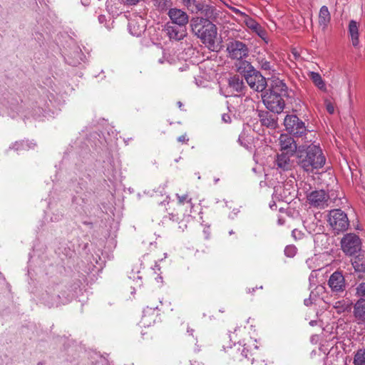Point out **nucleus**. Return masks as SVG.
<instances>
[{"label": "nucleus", "mask_w": 365, "mask_h": 365, "mask_svg": "<svg viewBox=\"0 0 365 365\" xmlns=\"http://www.w3.org/2000/svg\"><path fill=\"white\" fill-rule=\"evenodd\" d=\"M328 222L336 232L346 231L349 226L347 215L340 209H334L329 212Z\"/></svg>", "instance_id": "obj_8"}, {"label": "nucleus", "mask_w": 365, "mask_h": 365, "mask_svg": "<svg viewBox=\"0 0 365 365\" xmlns=\"http://www.w3.org/2000/svg\"><path fill=\"white\" fill-rule=\"evenodd\" d=\"M348 34L354 47L359 45V24L355 20H351L348 26Z\"/></svg>", "instance_id": "obj_19"}, {"label": "nucleus", "mask_w": 365, "mask_h": 365, "mask_svg": "<svg viewBox=\"0 0 365 365\" xmlns=\"http://www.w3.org/2000/svg\"><path fill=\"white\" fill-rule=\"evenodd\" d=\"M306 137L304 143L298 146L296 153L297 165L307 173L322 168L326 164V156L319 145L313 138Z\"/></svg>", "instance_id": "obj_1"}, {"label": "nucleus", "mask_w": 365, "mask_h": 365, "mask_svg": "<svg viewBox=\"0 0 365 365\" xmlns=\"http://www.w3.org/2000/svg\"><path fill=\"white\" fill-rule=\"evenodd\" d=\"M288 96L287 86L278 78L272 81L271 88L262 96L266 108L274 113H281L285 106L284 97Z\"/></svg>", "instance_id": "obj_2"}, {"label": "nucleus", "mask_w": 365, "mask_h": 365, "mask_svg": "<svg viewBox=\"0 0 365 365\" xmlns=\"http://www.w3.org/2000/svg\"><path fill=\"white\" fill-rule=\"evenodd\" d=\"M163 31L170 41H179L187 36V28L173 23H166Z\"/></svg>", "instance_id": "obj_13"}, {"label": "nucleus", "mask_w": 365, "mask_h": 365, "mask_svg": "<svg viewBox=\"0 0 365 365\" xmlns=\"http://www.w3.org/2000/svg\"><path fill=\"white\" fill-rule=\"evenodd\" d=\"M296 233H299V234H300V232H299L298 230H294L292 231V235H293L294 237H296Z\"/></svg>", "instance_id": "obj_51"}, {"label": "nucleus", "mask_w": 365, "mask_h": 365, "mask_svg": "<svg viewBox=\"0 0 365 365\" xmlns=\"http://www.w3.org/2000/svg\"><path fill=\"white\" fill-rule=\"evenodd\" d=\"M276 114L266 110L259 111L258 116L261 125L271 129L276 128L277 126V117Z\"/></svg>", "instance_id": "obj_17"}, {"label": "nucleus", "mask_w": 365, "mask_h": 365, "mask_svg": "<svg viewBox=\"0 0 365 365\" xmlns=\"http://www.w3.org/2000/svg\"><path fill=\"white\" fill-rule=\"evenodd\" d=\"M317 270H312L311 272L309 277V285L310 287H312L313 286H315L317 284Z\"/></svg>", "instance_id": "obj_38"}, {"label": "nucleus", "mask_w": 365, "mask_h": 365, "mask_svg": "<svg viewBox=\"0 0 365 365\" xmlns=\"http://www.w3.org/2000/svg\"><path fill=\"white\" fill-rule=\"evenodd\" d=\"M106 18L104 15H100L98 16V21L101 23V24H103L105 21H106Z\"/></svg>", "instance_id": "obj_47"}, {"label": "nucleus", "mask_w": 365, "mask_h": 365, "mask_svg": "<svg viewBox=\"0 0 365 365\" xmlns=\"http://www.w3.org/2000/svg\"><path fill=\"white\" fill-rule=\"evenodd\" d=\"M247 292H248V293H250V292H251L250 289H248Z\"/></svg>", "instance_id": "obj_64"}, {"label": "nucleus", "mask_w": 365, "mask_h": 365, "mask_svg": "<svg viewBox=\"0 0 365 365\" xmlns=\"http://www.w3.org/2000/svg\"><path fill=\"white\" fill-rule=\"evenodd\" d=\"M327 285L331 292L343 293L346 289V282L342 272L339 270L334 272L329 277Z\"/></svg>", "instance_id": "obj_12"}, {"label": "nucleus", "mask_w": 365, "mask_h": 365, "mask_svg": "<svg viewBox=\"0 0 365 365\" xmlns=\"http://www.w3.org/2000/svg\"><path fill=\"white\" fill-rule=\"evenodd\" d=\"M251 360H252V363H253L255 358H252Z\"/></svg>", "instance_id": "obj_61"}, {"label": "nucleus", "mask_w": 365, "mask_h": 365, "mask_svg": "<svg viewBox=\"0 0 365 365\" xmlns=\"http://www.w3.org/2000/svg\"><path fill=\"white\" fill-rule=\"evenodd\" d=\"M310 259L307 260L306 263L308 264V266L311 268L309 266Z\"/></svg>", "instance_id": "obj_55"}, {"label": "nucleus", "mask_w": 365, "mask_h": 365, "mask_svg": "<svg viewBox=\"0 0 365 365\" xmlns=\"http://www.w3.org/2000/svg\"><path fill=\"white\" fill-rule=\"evenodd\" d=\"M269 206H270L271 209H273V207H276V205H275V203H273L272 205H270Z\"/></svg>", "instance_id": "obj_54"}, {"label": "nucleus", "mask_w": 365, "mask_h": 365, "mask_svg": "<svg viewBox=\"0 0 365 365\" xmlns=\"http://www.w3.org/2000/svg\"><path fill=\"white\" fill-rule=\"evenodd\" d=\"M354 365H365V349H359L354 354Z\"/></svg>", "instance_id": "obj_29"}, {"label": "nucleus", "mask_w": 365, "mask_h": 365, "mask_svg": "<svg viewBox=\"0 0 365 365\" xmlns=\"http://www.w3.org/2000/svg\"><path fill=\"white\" fill-rule=\"evenodd\" d=\"M251 343L252 344H244L242 345L241 343H238L237 344L234 345V350L240 351V357H237L240 360H242L243 358L250 359V356H254L256 354L257 346L255 344V343H253V341H251Z\"/></svg>", "instance_id": "obj_18"}, {"label": "nucleus", "mask_w": 365, "mask_h": 365, "mask_svg": "<svg viewBox=\"0 0 365 365\" xmlns=\"http://www.w3.org/2000/svg\"><path fill=\"white\" fill-rule=\"evenodd\" d=\"M233 233H234V232H233V231H232V230L230 231V232H229V234H230V235H232Z\"/></svg>", "instance_id": "obj_59"}, {"label": "nucleus", "mask_w": 365, "mask_h": 365, "mask_svg": "<svg viewBox=\"0 0 365 365\" xmlns=\"http://www.w3.org/2000/svg\"><path fill=\"white\" fill-rule=\"evenodd\" d=\"M317 322L315 321V320H312L310 322H309V324L312 326V327H314L315 325H317Z\"/></svg>", "instance_id": "obj_49"}, {"label": "nucleus", "mask_w": 365, "mask_h": 365, "mask_svg": "<svg viewBox=\"0 0 365 365\" xmlns=\"http://www.w3.org/2000/svg\"><path fill=\"white\" fill-rule=\"evenodd\" d=\"M355 296L359 299H365V282H360L356 285Z\"/></svg>", "instance_id": "obj_32"}, {"label": "nucleus", "mask_w": 365, "mask_h": 365, "mask_svg": "<svg viewBox=\"0 0 365 365\" xmlns=\"http://www.w3.org/2000/svg\"><path fill=\"white\" fill-rule=\"evenodd\" d=\"M352 267L356 272H365V252L359 253L351 259Z\"/></svg>", "instance_id": "obj_24"}, {"label": "nucleus", "mask_w": 365, "mask_h": 365, "mask_svg": "<svg viewBox=\"0 0 365 365\" xmlns=\"http://www.w3.org/2000/svg\"><path fill=\"white\" fill-rule=\"evenodd\" d=\"M238 71L244 73L247 84L252 90L262 92L266 88V78L250 62L247 61H241L238 66Z\"/></svg>", "instance_id": "obj_4"}, {"label": "nucleus", "mask_w": 365, "mask_h": 365, "mask_svg": "<svg viewBox=\"0 0 365 365\" xmlns=\"http://www.w3.org/2000/svg\"><path fill=\"white\" fill-rule=\"evenodd\" d=\"M222 120L225 122V123H230L231 121V118H230V116L228 115V114H223L222 115Z\"/></svg>", "instance_id": "obj_44"}, {"label": "nucleus", "mask_w": 365, "mask_h": 365, "mask_svg": "<svg viewBox=\"0 0 365 365\" xmlns=\"http://www.w3.org/2000/svg\"><path fill=\"white\" fill-rule=\"evenodd\" d=\"M227 51L232 59L242 60L249 53L247 46L237 40H232L227 44Z\"/></svg>", "instance_id": "obj_11"}, {"label": "nucleus", "mask_w": 365, "mask_h": 365, "mask_svg": "<svg viewBox=\"0 0 365 365\" xmlns=\"http://www.w3.org/2000/svg\"><path fill=\"white\" fill-rule=\"evenodd\" d=\"M62 217V215L60 213L53 214V216L51 217V220L53 222L58 221Z\"/></svg>", "instance_id": "obj_43"}, {"label": "nucleus", "mask_w": 365, "mask_h": 365, "mask_svg": "<svg viewBox=\"0 0 365 365\" xmlns=\"http://www.w3.org/2000/svg\"><path fill=\"white\" fill-rule=\"evenodd\" d=\"M187 68V66H185V67H180V68H179V71H185Z\"/></svg>", "instance_id": "obj_53"}, {"label": "nucleus", "mask_w": 365, "mask_h": 365, "mask_svg": "<svg viewBox=\"0 0 365 365\" xmlns=\"http://www.w3.org/2000/svg\"><path fill=\"white\" fill-rule=\"evenodd\" d=\"M192 5H193V6H195V10H196L197 11H201V10H202V9H203V8H204V5H203L202 4H201V3H200V2H199L198 1H197V0H194V1H192Z\"/></svg>", "instance_id": "obj_41"}, {"label": "nucleus", "mask_w": 365, "mask_h": 365, "mask_svg": "<svg viewBox=\"0 0 365 365\" xmlns=\"http://www.w3.org/2000/svg\"><path fill=\"white\" fill-rule=\"evenodd\" d=\"M292 155V154L284 152H282V153L278 154L275 160L277 168L283 171L290 170L292 168L290 155Z\"/></svg>", "instance_id": "obj_21"}, {"label": "nucleus", "mask_w": 365, "mask_h": 365, "mask_svg": "<svg viewBox=\"0 0 365 365\" xmlns=\"http://www.w3.org/2000/svg\"><path fill=\"white\" fill-rule=\"evenodd\" d=\"M279 189H281V187H277V191H278V190H279Z\"/></svg>", "instance_id": "obj_62"}, {"label": "nucleus", "mask_w": 365, "mask_h": 365, "mask_svg": "<svg viewBox=\"0 0 365 365\" xmlns=\"http://www.w3.org/2000/svg\"><path fill=\"white\" fill-rule=\"evenodd\" d=\"M187 331V333H189V334L192 335L193 332H194V329L188 328Z\"/></svg>", "instance_id": "obj_50"}, {"label": "nucleus", "mask_w": 365, "mask_h": 365, "mask_svg": "<svg viewBox=\"0 0 365 365\" xmlns=\"http://www.w3.org/2000/svg\"><path fill=\"white\" fill-rule=\"evenodd\" d=\"M35 146V143L29 142L28 140H22L20 142H16L13 145L12 148L19 151L21 150H28L33 148Z\"/></svg>", "instance_id": "obj_30"}, {"label": "nucleus", "mask_w": 365, "mask_h": 365, "mask_svg": "<svg viewBox=\"0 0 365 365\" xmlns=\"http://www.w3.org/2000/svg\"><path fill=\"white\" fill-rule=\"evenodd\" d=\"M231 10L232 11V12L236 14L237 16H238L239 17L241 18V21H242L243 19H245V16H247L248 15L246 14L245 12H242L240 10H239L237 8H235V7H232L231 8Z\"/></svg>", "instance_id": "obj_40"}, {"label": "nucleus", "mask_w": 365, "mask_h": 365, "mask_svg": "<svg viewBox=\"0 0 365 365\" xmlns=\"http://www.w3.org/2000/svg\"><path fill=\"white\" fill-rule=\"evenodd\" d=\"M279 189H281V187H277V191H278V190H279Z\"/></svg>", "instance_id": "obj_63"}, {"label": "nucleus", "mask_w": 365, "mask_h": 365, "mask_svg": "<svg viewBox=\"0 0 365 365\" xmlns=\"http://www.w3.org/2000/svg\"><path fill=\"white\" fill-rule=\"evenodd\" d=\"M341 247L347 256H352L361 250V240L354 233H348L341 240Z\"/></svg>", "instance_id": "obj_9"}, {"label": "nucleus", "mask_w": 365, "mask_h": 365, "mask_svg": "<svg viewBox=\"0 0 365 365\" xmlns=\"http://www.w3.org/2000/svg\"><path fill=\"white\" fill-rule=\"evenodd\" d=\"M158 62L160 64L164 63L165 62H167L169 64H173L175 62V58L170 53L164 51L163 57L158 59Z\"/></svg>", "instance_id": "obj_34"}, {"label": "nucleus", "mask_w": 365, "mask_h": 365, "mask_svg": "<svg viewBox=\"0 0 365 365\" xmlns=\"http://www.w3.org/2000/svg\"><path fill=\"white\" fill-rule=\"evenodd\" d=\"M304 303L306 306H309L313 303V292H312L309 297L308 299H305Z\"/></svg>", "instance_id": "obj_42"}, {"label": "nucleus", "mask_w": 365, "mask_h": 365, "mask_svg": "<svg viewBox=\"0 0 365 365\" xmlns=\"http://www.w3.org/2000/svg\"><path fill=\"white\" fill-rule=\"evenodd\" d=\"M129 277H130V279H132V278H133L134 280L135 279V275H133V276H131V275H130Z\"/></svg>", "instance_id": "obj_57"}, {"label": "nucleus", "mask_w": 365, "mask_h": 365, "mask_svg": "<svg viewBox=\"0 0 365 365\" xmlns=\"http://www.w3.org/2000/svg\"><path fill=\"white\" fill-rule=\"evenodd\" d=\"M331 20L330 13L327 6H323L321 7L319 14V24L325 29Z\"/></svg>", "instance_id": "obj_26"}, {"label": "nucleus", "mask_w": 365, "mask_h": 365, "mask_svg": "<svg viewBox=\"0 0 365 365\" xmlns=\"http://www.w3.org/2000/svg\"><path fill=\"white\" fill-rule=\"evenodd\" d=\"M145 20L140 16H135L128 20V29L130 34L134 36H140L145 31Z\"/></svg>", "instance_id": "obj_14"}, {"label": "nucleus", "mask_w": 365, "mask_h": 365, "mask_svg": "<svg viewBox=\"0 0 365 365\" xmlns=\"http://www.w3.org/2000/svg\"><path fill=\"white\" fill-rule=\"evenodd\" d=\"M258 36H259L267 43H268L267 33L266 30L259 24V25L253 30Z\"/></svg>", "instance_id": "obj_33"}, {"label": "nucleus", "mask_w": 365, "mask_h": 365, "mask_svg": "<svg viewBox=\"0 0 365 365\" xmlns=\"http://www.w3.org/2000/svg\"><path fill=\"white\" fill-rule=\"evenodd\" d=\"M90 1H91V0H81V4H82L83 6H88V5H89V4H90Z\"/></svg>", "instance_id": "obj_48"}, {"label": "nucleus", "mask_w": 365, "mask_h": 365, "mask_svg": "<svg viewBox=\"0 0 365 365\" xmlns=\"http://www.w3.org/2000/svg\"><path fill=\"white\" fill-rule=\"evenodd\" d=\"M168 14L170 19V21L168 23H173L175 25L186 27L189 21V17L185 11L173 8L169 10Z\"/></svg>", "instance_id": "obj_15"}, {"label": "nucleus", "mask_w": 365, "mask_h": 365, "mask_svg": "<svg viewBox=\"0 0 365 365\" xmlns=\"http://www.w3.org/2000/svg\"><path fill=\"white\" fill-rule=\"evenodd\" d=\"M155 309L148 307L143 311L141 324L144 327H149L155 322Z\"/></svg>", "instance_id": "obj_27"}, {"label": "nucleus", "mask_w": 365, "mask_h": 365, "mask_svg": "<svg viewBox=\"0 0 365 365\" xmlns=\"http://www.w3.org/2000/svg\"><path fill=\"white\" fill-rule=\"evenodd\" d=\"M255 289H257V287L252 288V292H255Z\"/></svg>", "instance_id": "obj_60"}, {"label": "nucleus", "mask_w": 365, "mask_h": 365, "mask_svg": "<svg viewBox=\"0 0 365 365\" xmlns=\"http://www.w3.org/2000/svg\"><path fill=\"white\" fill-rule=\"evenodd\" d=\"M245 88V85L242 79L240 78L239 76H235L229 78L228 80V87L227 89L230 90L228 91V94H226V96L234 95L235 92L240 93Z\"/></svg>", "instance_id": "obj_20"}, {"label": "nucleus", "mask_w": 365, "mask_h": 365, "mask_svg": "<svg viewBox=\"0 0 365 365\" xmlns=\"http://www.w3.org/2000/svg\"><path fill=\"white\" fill-rule=\"evenodd\" d=\"M279 145L282 152L289 153L290 154L297 153L298 147L294 138L289 134H281L279 138Z\"/></svg>", "instance_id": "obj_16"}, {"label": "nucleus", "mask_w": 365, "mask_h": 365, "mask_svg": "<svg viewBox=\"0 0 365 365\" xmlns=\"http://www.w3.org/2000/svg\"><path fill=\"white\" fill-rule=\"evenodd\" d=\"M308 76L317 88L324 92L327 91V86L325 81L319 73L309 71Z\"/></svg>", "instance_id": "obj_25"}, {"label": "nucleus", "mask_w": 365, "mask_h": 365, "mask_svg": "<svg viewBox=\"0 0 365 365\" xmlns=\"http://www.w3.org/2000/svg\"><path fill=\"white\" fill-rule=\"evenodd\" d=\"M178 106H179V107H180V108L182 106V103H181V102H180V101L178 103Z\"/></svg>", "instance_id": "obj_56"}, {"label": "nucleus", "mask_w": 365, "mask_h": 365, "mask_svg": "<svg viewBox=\"0 0 365 365\" xmlns=\"http://www.w3.org/2000/svg\"><path fill=\"white\" fill-rule=\"evenodd\" d=\"M297 248L294 245H287L284 249V255L288 257H293L297 253Z\"/></svg>", "instance_id": "obj_36"}, {"label": "nucleus", "mask_w": 365, "mask_h": 365, "mask_svg": "<svg viewBox=\"0 0 365 365\" xmlns=\"http://www.w3.org/2000/svg\"><path fill=\"white\" fill-rule=\"evenodd\" d=\"M168 3L166 0H155V5L161 10H164L167 8Z\"/></svg>", "instance_id": "obj_39"}, {"label": "nucleus", "mask_w": 365, "mask_h": 365, "mask_svg": "<svg viewBox=\"0 0 365 365\" xmlns=\"http://www.w3.org/2000/svg\"><path fill=\"white\" fill-rule=\"evenodd\" d=\"M242 22L252 31L253 30L259 25V23H257L254 19L252 17L247 16H245V19H243Z\"/></svg>", "instance_id": "obj_35"}, {"label": "nucleus", "mask_w": 365, "mask_h": 365, "mask_svg": "<svg viewBox=\"0 0 365 365\" xmlns=\"http://www.w3.org/2000/svg\"><path fill=\"white\" fill-rule=\"evenodd\" d=\"M284 125L286 130L291 135L299 138L307 135H312L307 128L305 123L299 119L296 115H287L284 120Z\"/></svg>", "instance_id": "obj_7"}, {"label": "nucleus", "mask_w": 365, "mask_h": 365, "mask_svg": "<svg viewBox=\"0 0 365 365\" xmlns=\"http://www.w3.org/2000/svg\"><path fill=\"white\" fill-rule=\"evenodd\" d=\"M193 34L208 46L215 44L217 36V27L210 20L203 18L192 19L190 22Z\"/></svg>", "instance_id": "obj_3"}, {"label": "nucleus", "mask_w": 365, "mask_h": 365, "mask_svg": "<svg viewBox=\"0 0 365 365\" xmlns=\"http://www.w3.org/2000/svg\"><path fill=\"white\" fill-rule=\"evenodd\" d=\"M309 205L314 208L324 209L329 205V195L324 190H314L307 196Z\"/></svg>", "instance_id": "obj_10"}, {"label": "nucleus", "mask_w": 365, "mask_h": 365, "mask_svg": "<svg viewBox=\"0 0 365 365\" xmlns=\"http://www.w3.org/2000/svg\"><path fill=\"white\" fill-rule=\"evenodd\" d=\"M176 197L180 205H183L185 202L190 203V206L192 207V199L188 197L187 195H180L176 194Z\"/></svg>", "instance_id": "obj_37"}, {"label": "nucleus", "mask_w": 365, "mask_h": 365, "mask_svg": "<svg viewBox=\"0 0 365 365\" xmlns=\"http://www.w3.org/2000/svg\"><path fill=\"white\" fill-rule=\"evenodd\" d=\"M47 98L48 101L46 100L44 97L41 98L36 102L37 106L32 108V115L36 119H40L41 116H51V113H55L58 103L54 99L53 94L51 93L49 96H47Z\"/></svg>", "instance_id": "obj_6"}, {"label": "nucleus", "mask_w": 365, "mask_h": 365, "mask_svg": "<svg viewBox=\"0 0 365 365\" xmlns=\"http://www.w3.org/2000/svg\"><path fill=\"white\" fill-rule=\"evenodd\" d=\"M353 313L359 323H365V299L357 300L354 306Z\"/></svg>", "instance_id": "obj_23"}, {"label": "nucleus", "mask_w": 365, "mask_h": 365, "mask_svg": "<svg viewBox=\"0 0 365 365\" xmlns=\"http://www.w3.org/2000/svg\"><path fill=\"white\" fill-rule=\"evenodd\" d=\"M201 11L207 20L214 19L217 17V12L214 6L206 5L204 6L203 9Z\"/></svg>", "instance_id": "obj_31"}, {"label": "nucleus", "mask_w": 365, "mask_h": 365, "mask_svg": "<svg viewBox=\"0 0 365 365\" xmlns=\"http://www.w3.org/2000/svg\"><path fill=\"white\" fill-rule=\"evenodd\" d=\"M327 111H328L329 113H331H331H334V107H333L331 105H330V104L327 105Z\"/></svg>", "instance_id": "obj_46"}, {"label": "nucleus", "mask_w": 365, "mask_h": 365, "mask_svg": "<svg viewBox=\"0 0 365 365\" xmlns=\"http://www.w3.org/2000/svg\"><path fill=\"white\" fill-rule=\"evenodd\" d=\"M190 365H199V364H198V363H197V362H194V363H191V364H190Z\"/></svg>", "instance_id": "obj_58"}, {"label": "nucleus", "mask_w": 365, "mask_h": 365, "mask_svg": "<svg viewBox=\"0 0 365 365\" xmlns=\"http://www.w3.org/2000/svg\"><path fill=\"white\" fill-rule=\"evenodd\" d=\"M141 279H142L141 276H139V275L137 276V281H138V280L140 281L139 284H138L139 286L141 285Z\"/></svg>", "instance_id": "obj_52"}, {"label": "nucleus", "mask_w": 365, "mask_h": 365, "mask_svg": "<svg viewBox=\"0 0 365 365\" xmlns=\"http://www.w3.org/2000/svg\"><path fill=\"white\" fill-rule=\"evenodd\" d=\"M83 54L82 53L80 48L78 46H75L73 48V53H66L64 58L68 64L73 66H76L83 60Z\"/></svg>", "instance_id": "obj_22"}, {"label": "nucleus", "mask_w": 365, "mask_h": 365, "mask_svg": "<svg viewBox=\"0 0 365 365\" xmlns=\"http://www.w3.org/2000/svg\"><path fill=\"white\" fill-rule=\"evenodd\" d=\"M73 291H66L61 285L49 287L41 296V302L48 307L68 302L73 297Z\"/></svg>", "instance_id": "obj_5"}, {"label": "nucleus", "mask_w": 365, "mask_h": 365, "mask_svg": "<svg viewBox=\"0 0 365 365\" xmlns=\"http://www.w3.org/2000/svg\"><path fill=\"white\" fill-rule=\"evenodd\" d=\"M178 140L180 143H185V142L188 141V138H187L186 135H182L178 138Z\"/></svg>", "instance_id": "obj_45"}, {"label": "nucleus", "mask_w": 365, "mask_h": 365, "mask_svg": "<svg viewBox=\"0 0 365 365\" xmlns=\"http://www.w3.org/2000/svg\"><path fill=\"white\" fill-rule=\"evenodd\" d=\"M259 66L261 69L268 71L269 74H274L275 68L274 63L267 61L266 58H259L258 59Z\"/></svg>", "instance_id": "obj_28"}]
</instances>
